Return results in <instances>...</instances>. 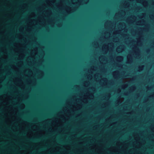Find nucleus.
Returning <instances> with one entry per match:
<instances>
[{
  "mask_svg": "<svg viewBox=\"0 0 154 154\" xmlns=\"http://www.w3.org/2000/svg\"><path fill=\"white\" fill-rule=\"evenodd\" d=\"M108 47L107 46H103L102 47V49L103 51H105V53H106L108 50Z\"/></svg>",
  "mask_w": 154,
  "mask_h": 154,
  "instance_id": "nucleus-1",
  "label": "nucleus"
},
{
  "mask_svg": "<svg viewBox=\"0 0 154 154\" xmlns=\"http://www.w3.org/2000/svg\"><path fill=\"white\" fill-rule=\"evenodd\" d=\"M121 46L118 47L116 49V51L119 53L122 52L123 51V49L122 48H120Z\"/></svg>",
  "mask_w": 154,
  "mask_h": 154,
  "instance_id": "nucleus-2",
  "label": "nucleus"
},
{
  "mask_svg": "<svg viewBox=\"0 0 154 154\" xmlns=\"http://www.w3.org/2000/svg\"><path fill=\"white\" fill-rule=\"evenodd\" d=\"M117 59L119 61L121 62L123 60V58L122 56H118L117 57Z\"/></svg>",
  "mask_w": 154,
  "mask_h": 154,
  "instance_id": "nucleus-3",
  "label": "nucleus"
},
{
  "mask_svg": "<svg viewBox=\"0 0 154 154\" xmlns=\"http://www.w3.org/2000/svg\"><path fill=\"white\" fill-rule=\"evenodd\" d=\"M116 72H117V71H116V72H113V74H114L115 73H116Z\"/></svg>",
  "mask_w": 154,
  "mask_h": 154,
  "instance_id": "nucleus-4",
  "label": "nucleus"
},
{
  "mask_svg": "<svg viewBox=\"0 0 154 154\" xmlns=\"http://www.w3.org/2000/svg\"><path fill=\"white\" fill-rule=\"evenodd\" d=\"M143 67H142V69H141V70H142L143 69Z\"/></svg>",
  "mask_w": 154,
  "mask_h": 154,
  "instance_id": "nucleus-5",
  "label": "nucleus"
},
{
  "mask_svg": "<svg viewBox=\"0 0 154 154\" xmlns=\"http://www.w3.org/2000/svg\"><path fill=\"white\" fill-rule=\"evenodd\" d=\"M82 142H81V143H81V144H82Z\"/></svg>",
  "mask_w": 154,
  "mask_h": 154,
  "instance_id": "nucleus-6",
  "label": "nucleus"
}]
</instances>
